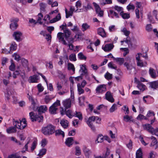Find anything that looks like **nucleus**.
Instances as JSON below:
<instances>
[{
    "label": "nucleus",
    "mask_w": 158,
    "mask_h": 158,
    "mask_svg": "<svg viewBox=\"0 0 158 158\" xmlns=\"http://www.w3.org/2000/svg\"><path fill=\"white\" fill-rule=\"evenodd\" d=\"M55 127L52 125H49L43 127L42 129V133L45 135H49L55 132Z\"/></svg>",
    "instance_id": "f257e3e1"
},
{
    "label": "nucleus",
    "mask_w": 158,
    "mask_h": 158,
    "mask_svg": "<svg viewBox=\"0 0 158 158\" xmlns=\"http://www.w3.org/2000/svg\"><path fill=\"white\" fill-rule=\"evenodd\" d=\"M60 101L57 100L49 108V111L51 114H55L58 110V106H60Z\"/></svg>",
    "instance_id": "f03ea898"
},
{
    "label": "nucleus",
    "mask_w": 158,
    "mask_h": 158,
    "mask_svg": "<svg viewBox=\"0 0 158 158\" xmlns=\"http://www.w3.org/2000/svg\"><path fill=\"white\" fill-rule=\"evenodd\" d=\"M29 115L30 118L32 122L38 121L39 122H41L43 121L44 118L43 116L40 115H34V113L33 112H31L29 113Z\"/></svg>",
    "instance_id": "7ed1b4c3"
},
{
    "label": "nucleus",
    "mask_w": 158,
    "mask_h": 158,
    "mask_svg": "<svg viewBox=\"0 0 158 158\" xmlns=\"http://www.w3.org/2000/svg\"><path fill=\"white\" fill-rule=\"evenodd\" d=\"M67 25L66 23L60 26V28L64 31L65 37L67 39L71 34V32L69 30L66 28Z\"/></svg>",
    "instance_id": "20e7f679"
},
{
    "label": "nucleus",
    "mask_w": 158,
    "mask_h": 158,
    "mask_svg": "<svg viewBox=\"0 0 158 158\" xmlns=\"http://www.w3.org/2000/svg\"><path fill=\"white\" fill-rule=\"evenodd\" d=\"M95 116H93L89 117L88 120L86 121V123L88 126L91 128V129L93 131H95V128L92 122L95 121Z\"/></svg>",
    "instance_id": "39448f33"
},
{
    "label": "nucleus",
    "mask_w": 158,
    "mask_h": 158,
    "mask_svg": "<svg viewBox=\"0 0 158 158\" xmlns=\"http://www.w3.org/2000/svg\"><path fill=\"white\" fill-rule=\"evenodd\" d=\"M95 90L97 93H103L106 90V85H100L96 88Z\"/></svg>",
    "instance_id": "423d86ee"
},
{
    "label": "nucleus",
    "mask_w": 158,
    "mask_h": 158,
    "mask_svg": "<svg viewBox=\"0 0 158 158\" xmlns=\"http://www.w3.org/2000/svg\"><path fill=\"white\" fill-rule=\"evenodd\" d=\"M27 95L29 96L28 98L29 101L31 103L30 108H32V110L34 111L36 110V100H35L32 97L30 96L28 94H27Z\"/></svg>",
    "instance_id": "0eeeda50"
},
{
    "label": "nucleus",
    "mask_w": 158,
    "mask_h": 158,
    "mask_svg": "<svg viewBox=\"0 0 158 158\" xmlns=\"http://www.w3.org/2000/svg\"><path fill=\"white\" fill-rule=\"evenodd\" d=\"M13 124L14 126L16 127V128H17L20 129H23L26 127L25 124L22 125L21 121L20 120L19 122V121H15L14 119H13Z\"/></svg>",
    "instance_id": "6e6552de"
},
{
    "label": "nucleus",
    "mask_w": 158,
    "mask_h": 158,
    "mask_svg": "<svg viewBox=\"0 0 158 158\" xmlns=\"http://www.w3.org/2000/svg\"><path fill=\"white\" fill-rule=\"evenodd\" d=\"M82 150L85 156L87 158H89L92 153L91 151L85 146H83Z\"/></svg>",
    "instance_id": "1a4fd4ad"
},
{
    "label": "nucleus",
    "mask_w": 158,
    "mask_h": 158,
    "mask_svg": "<svg viewBox=\"0 0 158 158\" xmlns=\"http://www.w3.org/2000/svg\"><path fill=\"white\" fill-rule=\"evenodd\" d=\"M93 4L94 5L96 12L97 14H98V15L101 17H102L103 15V11L101 10L99 6L95 3L94 2Z\"/></svg>",
    "instance_id": "9d476101"
},
{
    "label": "nucleus",
    "mask_w": 158,
    "mask_h": 158,
    "mask_svg": "<svg viewBox=\"0 0 158 158\" xmlns=\"http://www.w3.org/2000/svg\"><path fill=\"white\" fill-rule=\"evenodd\" d=\"M13 36L17 41L19 42L21 40V37L22 36V34L20 31H16L14 32Z\"/></svg>",
    "instance_id": "9b49d317"
},
{
    "label": "nucleus",
    "mask_w": 158,
    "mask_h": 158,
    "mask_svg": "<svg viewBox=\"0 0 158 158\" xmlns=\"http://www.w3.org/2000/svg\"><path fill=\"white\" fill-rule=\"evenodd\" d=\"M19 19L17 18L12 19L11 20V23L10 24V27L12 30H15L16 29L18 25L17 22Z\"/></svg>",
    "instance_id": "f8f14e48"
},
{
    "label": "nucleus",
    "mask_w": 158,
    "mask_h": 158,
    "mask_svg": "<svg viewBox=\"0 0 158 158\" xmlns=\"http://www.w3.org/2000/svg\"><path fill=\"white\" fill-rule=\"evenodd\" d=\"M62 103L65 109H67L71 106V101L69 99H66L63 101Z\"/></svg>",
    "instance_id": "ddd939ff"
},
{
    "label": "nucleus",
    "mask_w": 158,
    "mask_h": 158,
    "mask_svg": "<svg viewBox=\"0 0 158 158\" xmlns=\"http://www.w3.org/2000/svg\"><path fill=\"white\" fill-rule=\"evenodd\" d=\"M57 37L59 40L60 42H62L63 44L65 45H67V43L64 39V34L61 32L58 33Z\"/></svg>",
    "instance_id": "4468645a"
},
{
    "label": "nucleus",
    "mask_w": 158,
    "mask_h": 158,
    "mask_svg": "<svg viewBox=\"0 0 158 158\" xmlns=\"http://www.w3.org/2000/svg\"><path fill=\"white\" fill-rule=\"evenodd\" d=\"M105 98L108 101L113 103L114 102V99L111 93L107 91L105 94Z\"/></svg>",
    "instance_id": "2eb2a0df"
},
{
    "label": "nucleus",
    "mask_w": 158,
    "mask_h": 158,
    "mask_svg": "<svg viewBox=\"0 0 158 158\" xmlns=\"http://www.w3.org/2000/svg\"><path fill=\"white\" fill-rule=\"evenodd\" d=\"M36 110H37L38 112L40 114L44 113L47 110L48 108L45 105H42L36 107Z\"/></svg>",
    "instance_id": "dca6fc26"
},
{
    "label": "nucleus",
    "mask_w": 158,
    "mask_h": 158,
    "mask_svg": "<svg viewBox=\"0 0 158 158\" xmlns=\"http://www.w3.org/2000/svg\"><path fill=\"white\" fill-rule=\"evenodd\" d=\"M149 87L154 89H158V81H152L148 83Z\"/></svg>",
    "instance_id": "f3484780"
},
{
    "label": "nucleus",
    "mask_w": 158,
    "mask_h": 158,
    "mask_svg": "<svg viewBox=\"0 0 158 158\" xmlns=\"http://www.w3.org/2000/svg\"><path fill=\"white\" fill-rule=\"evenodd\" d=\"M97 34L103 38L106 37V32L102 27H99L97 29Z\"/></svg>",
    "instance_id": "a211bd4d"
},
{
    "label": "nucleus",
    "mask_w": 158,
    "mask_h": 158,
    "mask_svg": "<svg viewBox=\"0 0 158 158\" xmlns=\"http://www.w3.org/2000/svg\"><path fill=\"white\" fill-rule=\"evenodd\" d=\"M114 46V45L112 44H106L102 49L106 52L109 51L111 50L113 48Z\"/></svg>",
    "instance_id": "6ab92c4d"
},
{
    "label": "nucleus",
    "mask_w": 158,
    "mask_h": 158,
    "mask_svg": "<svg viewBox=\"0 0 158 158\" xmlns=\"http://www.w3.org/2000/svg\"><path fill=\"white\" fill-rule=\"evenodd\" d=\"M111 58H112L117 63L120 65H122L123 64L124 61V59L123 58L117 57L115 58L113 56H112L111 57Z\"/></svg>",
    "instance_id": "aec40b11"
},
{
    "label": "nucleus",
    "mask_w": 158,
    "mask_h": 158,
    "mask_svg": "<svg viewBox=\"0 0 158 158\" xmlns=\"http://www.w3.org/2000/svg\"><path fill=\"white\" fill-rule=\"evenodd\" d=\"M73 137H69L66 139L65 143L68 146L70 147L73 144Z\"/></svg>",
    "instance_id": "412c9836"
},
{
    "label": "nucleus",
    "mask_w": 158,
    "mask_h": 158,
    "mask_svg": "<svg viewBox=\"0 0 158 158\" xmlns=\"http://www.w3.org/2000/svg\"><path fill=\"white\" fill-rule=\"evenodd\" d=\"M60 123L63 127L64 129L67 128L68 127V122L65 119H63L61 120Z\"/></svg>",
    "instance_id": "4be33fe9"
},
{
    "label": "nucleus",
    "mask_w": 158,
    "mask_h": 158,
    "mask_svg": "<svg viewBox=\"0 0 158 158\" xmlns=\"http://www.w3.org/2000/svg\"><path fill=\"white\" fill-rule=\"evenodd\" d=\"M16 128L15 126L10 127L6 130V132L8 134L15 133L16 132Z\"/></svg>",
    "instance_id": "5701e85b"
},
{
    "label": "nucleus",
    "mask_w": 158,
    "mask_h": 158,
    "mask_svg": "<svg viewBox=\"0 0 158 158\" xmlns=\"http://www.w3.org/2000/svg\"><path fill=\"white\" fill-rule=\"evenodd\" d=\"M124 42L128 44L129 47H132V44L129 37H127L125 40H124L121 41V45H123V43Z\"/></svg>",
    "instance_id": "b1692460"
},
{
    "label": "nucleus",
    "mask_w": 158,
    "mask_h": 158,
    "mask_svg": "<svg viewBox=\"0 0 158 158\" xmlns=\"http://www.w3.org/2000/svg\"><path fill=\"white\" fill-rule=\"evenodd\" d=\"M149 73L151 77L153 78H155L156 75L155 70L152 68H150L149 71Z\"/></svg>",
    "instance_id": "393cba45"
},
{
    "label": "nucleus",
    "mask_w": 158,
    "mask_h": 158,
    "mask_svg": "<svg viewBox=\"0 0 158 158\" xmlns=\"http://www.w3.org/2000/svg\"><path fill=\"white\" fill-rule=\"evenodd\" d=\"M38 75H34L32 76H31L30 77L29 82L32 83L37 82L38 80Z\"/></svg>",
    "instance_id": "a878e982"
},
{
    "label": "nucleus",
    "mask_w": 158,
    "mask_h": 158,
    "mask_svg": "<svg viewBox=\"0 0 158 158\" xmlns=\"http://www.w3.org/2000/svg\"><path fill=\"white\" fill-rule=\"evenodd\" d=\"M80 71L82 72L81 75L85 74L87 73V69L85 67V65L84 64L80 65Z\"/></svg>",
    "instance_id": "bb28decb"
},
{
    "label": "nucleus",
    "mask_w": 158,
    "mask_h": 158,
    "mask_svg": "<svg viewBox=\"0 0 158 158\" xmlns=\"http://www.w3.org/2000/svg\"><path fill=\"white\" fill-rule=\"evenodd\" d=\"M120 15H121L122 18L124 19H127L130 17L129 13H124L123 11L121 12L120 13Z\"/></svg>",
    "instance_id": "cd10ccee"
},
{
    "label": "nucleus",
    "mask_w": 158,
    "mask_h": 158,
    "mask_svg": "<svg viewBox=\"0 0 158 158\" xmlns=\"http://www.w3.org/2000/svg\"><path fill=\"white\" fill-rule=\"evenodd\" d=\"M55 132L56 136L61 135L63 137H64V132L60 129L56 130L55 131Z\"/></svg>",
    "instance_id": "c85d7f7f"
},
{
    "label": "nucleus",
    "mask_w": 158,
    "mask_h": 158,
    "mask_svg": "<svg viewBox=\"0 0 158 158\" xmlns=\"http://www.w3.org/2000/svg\"><path fill=\"white\" fill-rule=\"evenodd\" d=\"M137 87L139 89L142 91H143L145 90L146 88V86L141 82H139V84H137Z\"/></svg>",
    "instance_id": "c756f323"
},
{
    "label": "nucleus",
    "mask_w": 158,
    "mask_h": 158,
    "mask_svg": "<svg viewBox=\"0 0 158 158\" xmlns=\"http://www.w3.org/2000/svg\"><path fill=\"white\" fill-rule=\"evenodd\" d=\"M21 63L23 66L24 68H28V61L25 58H23L21 60Z\"/></svg>",
    "instance_id": "7c9ffc66"
},
{
    "label": "nucleus",
    "mask_w": 158,
    "mask_h": 158,
    "mask_svg": "<svg viewBox=\"0 0 158 158\" xmlns=\"http://www.w3.org/2000/svg\"><path fill=\"white\" fill-rule=\"evenodd\" d=\"M137 64L138 66L141 67H146L147 65V62H145L144 63H143L142 61L141 60L137 61Z\"/></svg>",
    "instance_id": "2f4dec72"
},
{
    "label": "nucleus",
    "mask_w": 158,
    "mask_h": 158,
    "mask_svg": "<svg viewBox=\"0 0 158 158\" xmlns=\"http://www.w3.org/2000/svg\"><path fill=\"white\" fill-rule=\"evenodd\" d=\"M136 158H143L142 153L140 148L139 149L136 151Z\"/></svg>",
    "instance_id": "473e14b6"
},
{
    "label": "nucleus",
    "mask_w": 158,
    "mask_h": 158,
    "mask_svg": "<svg viewBox=\"0 0 158 158\" xmlns=\"http://www.w3.org/2000/svg\"><path fill=\"white\" fill-rule=\"evenodd\" d=\"M68 69L69 70H72L73 73H74L75 71V68L74 65L70 63H69L68 64Z\"/></svg>",
    "instance_id": "72a5a7b5"
},
{
    "label": "nucleus",
    "mask_w": 158,
    "mask_h": 158,
    "mask_svg": "<svg viewBox=\"0 0 158 158\" xmlns=\"http://www.w3.org/2000/svg\"><path fill=\"white\" fill-rule=\"evenodd\" d=\"M124 65L125 67L127 68V69L128 70H131L133 66L130 63L128 62H125L124 64Z\"/></svg>",
    "instance_id": "f704fd0d"
},
{
    "label": "nucleus",
    "mask_w": 158,
    "mask_h": 158,
    "mask_svg": "<svg viewBox=\"0 0 158 158\" xmlns=\"http://www.w3.org/2000/svg\"><path fill=\"white\" fill-rule=\"evenodd\" d=\"M90 28V26L86 23H83L82 25V30L84 31Z\"/></svg>",
    "instance_id": "c9c22d12"
},
{
    "label": "nucleus",
    "mask_w": 158,
    "mask_h": 158,
    "mask_svg": "<svg viewBox=\"0 0 158 158\" xmlns=\"http://www.w3.org/2000/svg\"><path fill=\"white\" fill-rule=\"evenodd\" d=\"M110 14L111 15V17L112 18H114V16L116 18H119V16L118 14L112 10H110Z\"/></svg>",
    "instance_id": "e433bc0d"
},
{
    "label": "nucleus",
    "mask_w": 158,
    "mask_h": 158,
    "mask_svg": "<svg viewBox=\"0 0 158 158\" xmlns=\"http://www.w3.org/2000/svg\"><path fill=\"white\" fill-rule=\"evenodd\" d=\"M77 87L79 94L81 95L84 93V90L82 89V87L80 86V84H78L77 85Z\"/></svg>",
    "instance_id": "4c0bfd02"
},
{
    "label": "nucleus",
    "mask_w": 158,
    "mask_h": 158,
    "mask_svg": "<svg viewBox=\"0 0 158 158\" xmlns=\"http://www.w3.org/2000/svg\"><path fill=\"white\" fill-rule=\"evenodd\" d=\"M100 4L102 5H104L106 4H111L112 3L111 0H102Z\"/></svg>",
    "instance_id": "58836bf2"
},
{
    "label": "nucleus",
    "mask_w": 158,
    "mask_h": 158,
    "mask_svg": "<svg viewBox=\"0 0 158 158\" xmlns=\"http://www.w3.org/2000/svg\"><path fill=\"white\" fill-rule=\"evenodd\" d=\"M17 49V44L15 42H13L10 47V51L15 50Z\"/></svg>",
    "instance_id": "ea45409f"
},
{
    "label": "nucleus",
    "mask_w": 158,
    "mask_h": 158,
    "mask_svg": "<svg viewBox=\"0 0 158 158\" xmlns=\"http://www.w3.org/2000/svg\"><path fill=\"white\" fill-rule=\"evenodd\" d=\"M74 116L77 117L80 120H82L83 119L82 114L80 112L76 111V114H73Z\"/></svg>",
    "instance_id": "a19ab883"
},
{
    "label": "nucleus",
    "mask_w": 158,
    "mask_h": 158,
    "mask_svg": "<svg viewBox=\"0 0 158 158\" xmlns=\"http://www.w3.org/2000/svg\"><path fill=\"white\" fill-rule=\"evenodd\" d=\"M66 114L70 118H71L74 115L73 114L71 110H68L65 112Z\"/></svg>",
    "instance_id": "79ce46f5"
},
{
    "label": "nucleus",
    "mask_w": 158,
    "mask_h": 158,
    "mask_svg": "<svg viewBox=\"0 0 158 158\" xmlns=\"http://www.w3.org/2000/svg\"><path fill=\"white\" fill-rule=\"evenodd\" d=\"M117 106L115 104L113 105L109 110V111L110 113H112L114 111L117 109Z\"/></svg>",
    "instance_id": "37998d69"
},
{
    "label": "nucleus",
    "mask_w": 158,
    "mask_h": 158,
    "mask_svg": "<svg viewBox=\"0 0 158 158\" xmlns=\"http://www.w3.org/2000/svg\"><path fill=\"white\" fill-rule=\"evenodd\" d=\"M105 77L107 80L111 79L112 78V74L107 72L104 75Z\"/></svg>",
    "instance_id": "c03bdc74"
},
{
    "label": "nucleus",
    "mask_w": 158,
    "mask_h": 158,
    "mask_svg": "<svg viewBox=\"0 0 158 158\" xmlns=\"http://www.w3.org/2000/svg\"><path fill=\"white\" fill-rule=\"evenodd\" d=\"M75 155L77 156H79L81 154V151L80 149V148L78 146H76L75 147Z\"/></svg>",
    "instance_id": "a18cd8bd"
},
{
    "label": "nucleus",
    "mask_w": 158,
    "mask_h": 158,
    "mask_svg": "<svg viewBox=\"0 0 158 158\" xmlns=\"http://www.w3.org/2000/svg\"><path fill=\"white\" fill-rule=\"evenodd\" d=\"M150 138L152 140L151 144V146H153L155 144H156L157 143V140L156 138L153 136H152Z\"/></svg>",
    "instance_id": "49530a36"
},
{
    "label": "nucleus",
    "mask_w": 158,
    "mask_h": 158,
    "mask_svg": "<svg viewBox=\"0 0 158 158\" xmlns=\"http://www.w3.org/2000/svg\"><path fill=\"white\" fill-rule=\"evenodd\" d=\"M46 151L47 150L46 149L43 148L40 151L38 155L39 156H43L46 154Z\"/></svg>",
    "instance_id": "de8ad7c7"
},
{
    "label": "nucleus",
    "mask_w": 158,
    "mask_h": 158,
    "mask_svg": "<svg viewBox=\"0 0 158 158\" xmlns=\"http://www.w3.org/2000/svg\"><path fill=\"white\" fill-rule=\"evenodd\" d=\"M83 8L85 9L84 11H87L88 10L91 9L92 8L89 2L87 3V6H83Z\"/></svg>",
    "instance_id": "09e8293b"
},
{
    "label": "nucleus",
    "mask_w": 158,
    "mask_h": 158,
    "mask_svg": "<svg viewBox=\"0 0 158 158\" xmlns=\"http://www.w3.org/2000/svg\"><path fill=\"white\" fill-rule=\"evenodd\" d=\"M78 58L81 60H85L86 59V57L85 56L82 52H80L78 53Z\"/></svg>",
    "instance_id": "8fccbe9b"
},
{
    "label": "nucleus",
    "mask_w": 158,
    "mask_h": 158,
    "mask_svg": "<svg viewBox=\"0 0 158 158\" xmlns=\"http://www.w3.org/2000/svg\"><path fill=\"white\" fill-rule=\"evenodd\" d=\"M132 116H129L128 115L124 116L123 117V120L126 122H128L130 121L132 118Z\"/></svg>",
    "instance_id": "3c124183"
},
{
    "label": "nucleus",
    "mask_w": 158,
    "mask_h": 158,
    "mask_svg": "<svg viewBox=\"0 0 158 158\" xmlns=\"http://www.w3.org/2000/svg\"><path fill=\"white\" fill-rule=\"evenodd\" d=\"M122 31L123 32L124 34L127 37H129L128 35L130 33V31L127 30L126 28H124L122 30Z\"/></svg>",
    "instance_id": "603ef678"
},
{
    "label": "nucleus",
    "mask_w": 158,
    "mask_h": 158,
    "mask_svg": "<svg viewBox=\"0 0 158 158\" xmlns=\"http://www.w3.org/2000/svg\"><path fill=\"white\" fill-rule=\"evenodd\" d=\"M69 59L71 61H75L76 60L75 54H71L69 56Z\"/></svg>",
    "instance_id": "864d4df0"
},
{
    "label": "nucleus",
    "mask_w": 158,
    "mask_h": 158,
    "mask_svg": "<svg viewBox=\"0 0 158 158\" xmlns=\"http://www.w3.org/2000/svg\"><path fill=\"white\" fill-rule=\"evenodd\" d=\"M61 18L60 14L59 13L56 17L53 19V21L52 23H54L60 20L61 19Z\"/></svg>",
    "instance_id": "5fc2aeb1"
},
{
    "label": "nucleus",
    "mask_w": 158,
    "mask_h": 158,
    "mask_svg": "<svg viewBox=\"0 0 158 158\" xmlns=\"http://www.w3.org/2000/svg\"><path fill=\"white\" fill-rule=\"evenodd\" d=\"M43 18V15L42 14L40 13L38 15V18L37 20V22L39 23L40 24H41L42 23L40 21Z\"/></svg>",
    "instance_id": "6e6d98bb"
},
{
    "label": "nucleus",
    "mask_w": 158,
    "mask_h": 158,
    "mask_svg": "<svg viewBox=\"0 0 158 158\" xmlns=\"http://www.w3.org/2000/svg\"><path fill=\"white\" fill-rule=\"evenodd\" d=\"M127 8L128 11H129L131 10H134L135 8V6L134 5L129 4L127 6Z\"/></svg>",
    "instance_id": "4d7b16f0"
},
{
    "label": "nucleus",
    "mask_w": 158,
    "mask_h": 158,
    "mask_svg": "<svg viewBox=\"0 0 158 158\" xmlns=\"http://www.w3.org/2000/svg\"><path fill=\"white\" fill-rule=\"evenodd\" d=\"M104 139L102 135H99L97 138V141L98 143H101L103 141Z\"/></svg>",
    "instance_id": "13d9d810"
},
{
    "label": "nucleus",
    "mask_w": 158,
    "mask_h": 158,
    "mask_svg": "<svg viewBox=\"0 0 158 158\" xmlns=\"http://www.w3.org/2000/svg\"><path fill=\"white\" fill-rule=\"evenodd\" d=\"M21 156L16 154H13L8 156V158H21Z\"/></svg>",
    "instance_id": "bf43d9fd"
},
{
    "label": "nucleus",
    "mask_w": 158,
    "mask_h": 158,
    "mask_svg": "<svg viewBox=\"0 0 158 158\" xmlns=\"http://www.w3.org/2000/svg\"><path fill=\"white\" fill-rule=\"evenodd\" d=\"M137 119L138 120H141L143 119H147V118L146 117L144 116L143 115L141 114H139L137 117Z\"/></svg>",
    "instance_id": "052dcab7"
},
{
    "label": "nucleus",
    "mask_w": 158,
    "mask_h": 158,
    "mask_svg": "<svg viewBox=\"0 0 158 158\" xmlns=\"http://www.w3.org/2000/svg\"><path fill=\"white\" fill-rule=\"evenodd\" d=\"M47 141L45 139H44L41 141V146L43 147H44L46 145L47 143Z\"/></svg>",
    "instance_id": "680f3d73"
},
{
    "label": "nucleus",
    "mask_w": 158,
    "mask_h": 158,
    "mask_svg": "<svg viewBox=\"0 0 158 158\" xmlns=\"http://www.w3.org/2000/svg\"><path fill=\"white\" fill-rule=\"evenodd\" d=\"M114 8L115 10H117L118 12H121L123 10V8L122 7L118 6H115L114 7Z\"/></svg>",
    "instance_id": "e2e57ef3"
},
{
    "label": "nucleus",
    "mask_w": 158,
    "mask_h": 158,
    "mask_svg": "<svg viewBox=\"0 0 158 158\" xmlns=\"http://www.w3.org/2000/svg\"><path fill=\"white\" fill-rule=\"evenodd\" d=\"M40 6L41 10L44 11L45 10V9L46 6V5L45 3H40Z\"/></svg>",
    "instance_id": "0e129e2a"
},
{
    "label": "nucleus",
    "mask_w": 158,
    "mask_h": 158,
    "mask_svg": "<svg viewBox=\"0 0 158 158\" xmlns=\"http://www.w3.org/2000/svg\"><path fill=\"white\" fill-rule=\"evenodd\" d=\"M13 57H15V59L17 61H19L20 60V57L16 53H14L13 55Z\"/></svg>",
    "instance_id": "69168bd1"
},
{
    "label": "nucleus",
    "mask_w": 158,
    "mask_h": 158,
    "mask_svg": "<svg viewBox=\"0 0 158 158\" xmlns=\"http://www.w3.org/2000/svg\"><path fill=\"white\" fill-rule=\"evenodd\" d=\"M154 115H155V114H154V112L151 111V110L149 111L148 112L147 114V116L148 117H150L152 116L154 117Z\"/></svg>",
    "instance_id": "338daca9"
},
{
    "label": "nucleus",
    "mask_w": 158,
    "mask_h": 158,
    "mask_svg": "<svg viewBox=\"0 0 158 158\" xmlns=\"http://www.w3.org/2000/svg\"><path fill=\"white\" fill-rule=\"evenodd\" d=\"M109 29L110 31V32L115 31L116 30L115 25H113L109 26Z\"/></svg>",
    "instance_id": "774afa93"
}]
</instances>
